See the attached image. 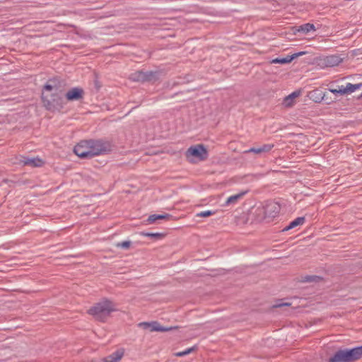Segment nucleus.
<instances>
[{
	"mask_svg": "<svg viewBox=\"0 0 362 362\" xmlns=\"http://www.w3.org/2000/svg\"><path fill=\"white\" fill-rule=\"evenodd\" d=\"M296 30L307 34L311 30H315V28L313 24L308 23L298 26Z\"/></svg>",
	"mask_w": 362,
	"mask_h": 362,
	"instance_id": "2eb2a0df",
	"label": "nucleus"
},
{
	"mask_svg": "<svg viewBox=\"0 0 362 362\" xmlns=\"http://www.w3.org/2000/svg\"><path fill=\"white\" fill-rule=\"evenodd\" d=\"M361 87H362V83L357 84H352L350 83H347L346 86L347 94L354 92L356 90L359 89Z\"/></svg>",
	"mask_w": 362,
	"mask_h": 362,
	"instance_id": "412c9836",
	"label": "nucleus"
},
{
	"mask_svg": "<svg viewBox=\"0 0 362 362\" xmlns=\"http://www.w3.org/2000/svg\"><path fill=\"white\" fill-rule=\"evenodd\" d=\"M320 61L322 66L333 67L338 66L342 62V59L338 55H329L321 59Z\"/></svg>",
	"mask_w": 362,
	"mask_h": 362,
	"instance_id": "1a4fd4ad",
	"label": "nucleus"
},
{
	"mask_svg": "<svg viewBox=\"0 0 362 362\" xmlns=\"http://www.w3.org/2000/svg\"><path fill=\"white\" fill-rule=\"evenodd\" d=\"M84 91L81 88L75 87L70 89L64 95L66 100L74 101L83 98Z\"/></svg>",
	"mask_w": 362,
	"mask_h": 362,
	"instance_id": "6e6552de",
	"label": "nucleus"
},
{
	"mask_svg": "<svg viewBox=\"0 0 362 362\" xmlns=\"http://www.w3.org/2000/svg\"><path fill=\"white\" fill-rule=\"evenodd\" d=\"M116 310L115 303L107 298H104L101 301L93 304V305L88 310L87 313L91 315L95 320L105 322L110 317L111 313Z\"/></svg>",
	"mask_w": 362,
	"mask_h": 362,
	"instance_id": "f03ea898",
	"label": "nucleus"
},
{
	"mask_svg": "<svg viewBox=\"0 0 362 362\" xmlns=\"http://www.w3.org/2000/svg\"><path fill=\"white\" fill-rule=\"evenodd\" d=\"M305 221V217H303V216L298 217L291 222V226H293V228H295L298 226L303 225Z\"/></svg>",
	"mask_w": 362,
	"mask_h": 362,
	"instance_id": "393cba45",
	"label": "nucleus"
},
{
	"mask_svg": "<svg viewBox=\"0 0 362 362\" xmlns=\"http://www.w3.org/2000/svg\"><path fill=\"white\" fill-rule=\"evenodd\" d=\"M214 214H215L214 211L207 210V211H201V212L197 214V216L205 218V217H209L211 215H214Z\"/></svg>",
	"mask_w": 362,
	"mask_h": 362,
	"instance_id": "a878e982",
	"label": "nucleus"
},
{
	"mask_svg": "<svg viewBox=\"0 0 362 362\" xmlns=\"http://www.w3.org/2000/svg\"><path fill=\"white\" fill-rule=\"evenodd\" d=\"M16 183H18V184H19V185H21V184H25V182H20V181L16 182Z\"/></svg>",
	"mask_w": 362,
	"mask_h": 362,
	"instance_id": "c9c22d12",
	"label": "nucleus"
},
{
	"mask_svg": "<svg viewBox=\"0 0 362 362\" xmlns=\"http://www.w3.org/2000/svg\"><path fill=\"white\" fill-rule=\"evenodd\" d=\"M293 59V57L287 56L283 58H276L272 60V63L284 64L291 62Z\"/></svg>",
	"mask_w": 362,
	"mask_h": 362,
	"instance_id": "aec40b11",
	"label": "nucleus"
},
{
	"mask_svg": "<svg viewBox=\"0 0 362 362\" xmlns=\"http://www.w3.org/2000/svg\"><path fill=\"white\" fill-rule=\"evenodd\" d=\"M281 206L279 203L274 201H268L263 207L264 218L272 219L277 216L280 212Z\"/></svg>",
	"mask_w": 362,
	"mask_h": 362,
	"instance_id": "423d86ee",
	"label": "nucleus"
},
{
	"mask_svg": "<svg viewBox=\"0 0 362 362\" xmlns=\"http://www.w3.org/2000/svg\"><path fill=\"white\" fill-rule=\"evenodd\" d=\"M197 349H198L197 346L194 345L192 347L188 348L183 351L177 352V353L175 354V355L178 357H182V356H186L187 354H189L190 353L197 350Z\"/></svg>",
	"mask_w": 362,
	"mask_h": 362,
	"instance_id": "4be33fe9",
	"label": "nucleus"
},
{
	"mask_svg": "<svg viewBox=\"0 0 362 362\" xmlns=\"http://www.w3.org/2000/svg\"><path fill=\"white\" fill-rule=\"evenodd\" d=\"M4 182H14L13 181L9 180H4Z\"/></svg>",
	"mask_w": 362,
	"mask_h": 362,
	"instance_id": "f704fd0d",
	"label": "nucleus"
},
{
	"mask_svg": "<svg viewBox=\"0 0 362 362\" xmlns=\"http://www.w3.org/2000/svg\"><path fill=\"white\" fill-rule=\"evenodd\" d=\"M138 326L144 329H149V327L151 326V322H140V323H139Z\"/></svg>",
	"mask_w": 362,
	"mask_h": 362,
	"instance_id": "c85d7f7f",
	"label": "nucleus"
},
{
	"mask_svg": "<svg viewBox=\"0 0 362 362\" xmlns=\"http://www.w3.org/2000/svg\"><path fill=\"white\" fill-rule=\"evenodd\" d=\"M305 54V52H298V53L293 54L291 55L290 57H293V59H294L296 57H298V56H300V55H303V54Z\"/></svg>",
	"mask_w": 362,
	"mask_h": 362,
	"instance_id": "7c9ffc66",
	"label": "nucleus"
},
{
	"mask_svg": "<svg viewBox=\"0 0 362 362\" xmlns=\"http://www.w3.org/2000/svg\"><path fill=\"white\" fill-rule=\"evenodd\" d=\"M185 156L189 163H195L194 158L199 161L206 160L209 153L203 144H197L190 146L185 152Z\"/></svg>",
	"mask_w": 362,
	"mask_h": 362,
	"instance_id": "39448f33",
	"label": "nucleus"
},
{
	"mask_svg": "<svg viewBox=\"0 0 362 362\" xmlns=\"http://www.w3.org/2000/svg\"><path fill=\"white\" fill-rule=\"evenodd\" d=\"M19 164H21L23 166L28 165L31 167H41L44 164V161L39 158H26L25 156H21V159H19Z\"/></svg>",
	"mask_w": 362,
	"mask_h": 362,
	"instance_id": "9d476101",
	"label": "nucleus"
},
{
	"mask_svg": "<svg viewBox=\"0 0 362 362\" xmlns=\"http://www.w3.org/2000/svg\"><path fill=\"white\" fill-rule=\"evenodd\" d=\"M112 355L115 359V361L117 362L122 358L124 355V351L122 350H117L116 351L113 352Z\"/></svg>",
	"mask_w": 362,
	"mask_h": 362,
	"instance_id": "bb28decb",
	"label": "nucleus"
},
{
	"mask_svg": "<svg viewBox=\"0 0 362 362\" xmlns=\"http://www.w3.org/2000/svg\"><path fill=\"white\" fill-rule=\"evenodd\" d=\"M329 90L335 95L339 94L341 95H343L347 94L346 86L344 87L343 86H339L338 89L329 88Z\"/></svg>",
	"mask_w": 362,
	"mask_h": 362,
	"instance_id": "b1692460",
	"label": "nucleus"
},
{
	"mask_svg": "<svg viewBox=\"0 0 362 362\" xmlns=\"http://www.w3.org/2000/svg\"><path fill=\"white\" fill-rule=\"evenodd\" d=\"M362 357V346L337 351L329 362H355Z\"/></svg>",
	"mask_w": 362,
	"mask_h": 362,
	"instance_id": "7ed1b4c3",
	"label": "nucleus"
},
{
	"mask_svg": "<svg viewBox=\"0 0 362 362\" xmlns=\"http://www.w3.org/2000/svg\"><path fill=\"white\" fill-rule=\"evenodd\" d=\"M130 245H131V242L128 241V240L123 241L122 243H118L117 244V247H122V248H124V249H128L130 247Z\"/></svg>",
	"mask_w": 362,
	"mask_h": 362,
	"instance_id": "cd10ccee",
	"label": "nucleus"
},
{
	"mask_svg": "<svg viewBox=\"0 0 362 362\" xmlns=\"http://www.w3.org/2000/svg\"><path fill=\"white\" fill-rule=\"evenodd\" d=\"M322 279V277L317 275H306L302 277L303 282H320Z\"/></svg>",
	"mask_w": 362,
	"mask_h": 362,
	"instance_id": "f3484780",
	"label": "nucleus"
},
{
	"mask_svg": "<svg viewBox=\"0 0 362 362\" xmlns=\"http://www.w3.org/2000/svg\"><path fill=\"white\" fill-rule=\"evenodd\" d=\"M176 328H177V327H163L160 325L159 322H158L156 321H153V322H151V326L149 327V330L151 332H166V331H170V330H172V329H176Z\"/></svg>",
	"mask_w": 362,
	"mask_h": 362,
	"instance_id": "f8f14e48",
	"label": "nucleus"
},
{
	"mask_svg": "<svg viewBox=\"0 0 362 362\" xmlns=\"http://www.w3.org/2000/svg\"><path fill=\"white\" fill-rule=\"evenodd\" d=\"M318 92H320V90H313V91L310 92V94H311L312 95H313L314 94H316V93H318Z\"/></svg>",
	"mask_w": 362,
	"mask_h": 362,
	"instance_id": "473e14b6",
	"label": "nucleus"
},
{
	"mask_svg": "<svg viewBox=\"0 0 362 362\" xmlns=\"http://www.w3.org/2000/svg\"><path fill=\"white\" fill-rule=\"evenodd\" d=\"M141 235L143 236L155 238L156 240L162 239L165 235V233H148V232H141Z\"/></svg>",
	"mask_w": 362,
	"mask_h": 362,
	"instance_id": "a211bd4d",
	"label": "nucleus"
},
{
	"mask_svg": "<svg viewBox=\"0 0 362 362\" xmlns=\"http://www.w3.org/2000/svg\"><path fill=\"white\" fill-rule=\"evenodd\" d=\"M88 140L81 141L74 148V153L81 158H90Z\"/></svg>",
	"mask_w": 362,
	"mask_h": 362,
	"instance_id": "0eeeda50",
	"label": "nucleus"
},
{
	"mask_svg": "<svg viewBox=\"0 0 362 362\" xmlns=\"http://www.w3.org/2000/svg\"><path fill=\"white\" fill-rule=\"evenodd\" d=\"M274 145L271 144H266L259 147H252L248 150L244 151V153H254L257 154H261L263 153L269 152L273 148Z\"/></svg>",
	"mask_w": 362,
	"mask_h": 362,
	"instance_id": "9b49d317",
	"label": "nucleus"
},
{
	"mask_svg": "<svg viewBox=\"0 0 362 362\" xmlns=\"http://www.w3.org/2000/svg\"><path fill=\"white\" fill-rule=\"evenodd\" d=\"M143 76H144V82H149L157 80V73L155 71H144L143 72Z\"/></svg>",
	"mask_w": 362,
	"mask_h": 362,
	"instance_id": "dca6fc26",
	"label": "nucleus"
},
{
	"mask_svg": "<svg viewBox=\"0 0 362 362\" xmlns=\"http://www.w3.org/2000/svg\"><path fill=\"white\" fill-rule=\"evenodd\" d=\"M62 83L58 78H52L44 85L41 98L46 110L59 112L64 108L66 102L64 99Z\"/></svg>",
	"mask_w": 362,
	"mask_h": 362,
	"instance_id": "f257e3e1",
	"label": "nucleus"
},
{
	"mask_svg": "<svg viewBox=\"0 0 362 362\" xmlns=\"http://www.w3.org/2000/svg\"><path fill=\"white\" fill-rule=\"evenodd\" d=\"M247 193V191H243L237 194L232 195L228 198L226 202V205L234 204L237 203V202L243 197Z\"/></svg>",
	"mask_w": 362,
	"mask_h": 362,
	"instance_id": "4468645a",
	"label": "nucleus"
},
{
	"mask_svg": "<svg viewBox=\"0 0 362 362\" xmlns=\"http://www.w3.org/2000/svg\"><path fill=\"white\" fill-rule=\"evenodd\" d=\"M290 305L289 303H284V304L277 305L275 307H281L282 305Z\"/></svg>",
	"mask_w": 362,
	"mask_h": 362,
	"instance_id": "72a5a7b5",
	"label": "nucleus"
},
{
	"mask_svg": "<svg viewBox=\"0 0 362 362\" xmlns=\"http://www.w3.org/2000/svg\"><path fill=\"white\" fill-rule=\"evenodd\" d=\"M143 71H137L131 75V79L134 81L144 82Z\"/></svg>",
	"mask_w": 362,
	"mask_h": 362,
	"instance_id": "5701e85b",
	"label": "nucleus"
},
{
	"mask_svg": "<svg viewBox=\"0 0 362 362\" xmlns=\"http://www.w3.org/2000/svg\"><path fill=\"white\" fill-rule=\"evenodd\" d=\"M103 362H117L112 354L103 359Z\"/></svg>",
	"mask_w": 362,
	"mask_h": 362,
	"instance_id": "c756f323",
	"label": "nucleus"
},
{
	"mask_svg": "<svg viewBox=\"0 0 362 362\" xmlns=\"http://www.w3.org/2000/svg\"><path fill=\"white\" fill-rule=\"evenodd\" d=\"M293 228V226H291V223L286 226L284 228V229L283 230V231H287V230H289Z\"/></svg>",
	"mask_w": 362,
	"mask_h": 362,
	"instance_id": "2f4dec72",
	"label": "nucleus"
},
{
	"mask_svg": "<svg viewBox=\"0 0 362 362\" xmlns=\"http://www.w3.org/2000/svg\"><path fill=\"white\" fill-rule=\"evenodd\" d=\"M88 145L90 148V158L110 152L112 147L109 141L103 139H89Z\"/></svg>",
	"mask_w": 362,
	"mask_h": 362,
	"instance_id": "20e7f679",
	"label": "nucleus"
},
{
	"mask_svg": "<svg viewBox=\"0 0 362 362\" xmlns=\"http://www.w3.org/2000/svg\"><path fill=\"white\" fill-rule=\"evenodd\" d=\"M300 95V91H294L284 98V103L286 106L291 105L293 100Z\"/></svg>",
	"mask_w": 362,
	"mask_h": 362,
	"instance_id": "6ab92c4d",
	"label": "nucleus"
},
{
	"mask_svg": "<svg viewBox=\"0 0 362 362\" xmlns=\"http://www.w3.org/2000/svg\"><path fill=\"white\" fill-rule=\"evenodd\" d=\"M173 216L168 214H152L148 216L147 219V222L148 223H153L157 220H162V219H166V220H170L172 219Z\"/></svg>",
	"mask_w": 362,
	"mask_h": 362,
	"instance_id": "ddd939ff",
	"label": "nucleus"
}]
</instances>
